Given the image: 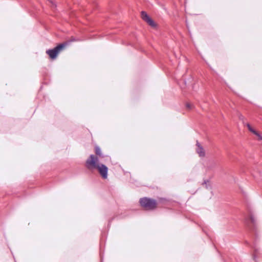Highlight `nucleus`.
Returning <instances> with one entry per match:
<instances>
[{
  "label": "nucleus",
  "instance_id": "f257e3e1",
  "mask_svg": "<svg viewBox=\"0 0 262 262\" xmlns=\"http://www.w3.org/2000/svg\"><path fill=\"white\" fill-rule=\"evenodd\" d=\"M86 166L89 169H97L103 179L107 178L108 168L104 164L99 163L97 157L91 155L86 161Z\"/></svg>",
  "mask_w": 262,
  "mask_h": 262
},
{
  "label": "nucleus",
  "instance_id": "f03ea898",
  "mask_svg": "<svg viewBox=\"0 0 262 262\" xmlns=\"http://www.w3.org/2000/svg\"><path fill=\"white\" fill-rule=\"evenodd\" d=\"M140 203L142 207L147 210H153L157 207L156 200L148 198H143L140 200Z\"/></svg>",
  "mask_w": 262,
  "mask_h": 262
},
{
  "label": "nucleus",
  "instance_id": "7ed1b4c3",
  "mask_svg": "<svg viewBox=\"0 0 262 262\" xmlns=\"http://www.w3.org/2000/svg\"><path fill=\"white\" fill-rule=\"evenodd\" d=\"M68 42L61 43L53 49L47 50L46 53L51 59H55L58 53L63 50L68 45Z\"/></svg>",
  "mask_w": 262,
  "mask_h": 262
},
{
  "label": "nucleus",
  "instance_id": "20e7f679",
  "mask_svg": "<svg viewBox=\"0 0 262 262\" xmlns=\"http://www.w3.org/2000/svg\"><path fill=\"white\" fill-rule=\"evenodd\" d=\"M141 15L142 18L145 21H146L149 25L152 27L156 26L155 22L152 20V19L147 15V14L145 12L142 11Z\"/></svg>",
  "mask_w": 262,
  "mask_h": 262
},
{
  "label": "nucleus",
  "instance_id": "39448f33",
  "mask_svg": "<svg viewBox=\"0 0 262 262\" xmlns=\"http://www.w3.org/2000/svg\"><path fill=\"white\" fill-rule=\"evenodd\" d=\"M196 152L199 154L200 157H204L205 156V152L204 148L198 141L196 142Z\"/></svg>",
  "mask_w": 262,
  "mask_h": 262
},
{
  "label": "nucleus",
  "instance_id": "423d86ee",
  "mask_svg": "<svg viewBox=\"0 0 262 262\" xmlns=\"http://www.w3.org/2000/svg\"><path fill=\"white\" fill-rule=\"evenodd\" d=\"M95 153L96 154L99 156V157H103L102 154H101V149L100 148L98 147V146H96L95 147Z\"/></svg>",
  "mask_w": 262,
  "mask_h": 262
},
{
  "label": "nucleus",
  "instance_id": "0eeeda50",
  "mask_svg": "<svg viewBox=\"0 0 262 262\" xmlns=\"http://www.w3.org/2000/svg\"><path fill=\"white\" fill-rule=\"evenodd\" d=\"M247 126L248 128V129L249 130L250 132H251V133H252L253 134H255L256 133V131L255 130H254L251 126V125L249 124H247Z\"/></svg>",
  "mask_w": 262,
  "mask_h": 262
},
{
  "label": "nucleus",
  "instance_id": "6e6552de",
  "mask_svg": "<svg viewBox=\"0 0 262 262\" xmlns=\"http://www.w3.org/2000/svg\"><path fill=\"white\" fill-rule=\"evenodd\" d=\"M248 222H250L251 223L253 224L255 223V219L253 215H250Z\"/></svg>",
  "mask_w": 262,
  "mask_h": 262
},
{
  "label": "nucleus",
  "instance_id": "1a4fd4ad",
  "mask_svg": "<svg viewBox=\"0 0 262 262\" xmlns=\"http://www.w3.org/2000/svg\"><path fill=\"white\" fill-rule=\"evenodd\" d=\"M186 107L187 108H188V110H191L192 108L193 107V105L192 104L190 103H187L186 104Z\"/></svg>",
  "mask_w": 262,
  "mask_h": 262
},
{
  "label": "nucleus",
  "instance_id": "9d476101",
  "mask_svg": "<svg viewBox=\"0 0 262 262\" xmlns=\"http://www.w3.org/2000/svg\"><path fill=\"white\" fill-rule=\"evenodd\" d=\"M254 135H255L258 137V139L259 140H262V136L257 132H256Z\"/></svg>",
  "mask_w": 262,
  "mask_h": 262
}]
</instances>
